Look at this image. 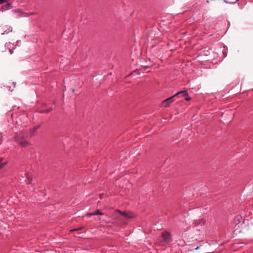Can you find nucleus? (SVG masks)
Instances as JSON below:
<instances>
[{
  "label": "nucleus",
  "mask_w": 253,
  "mask_h": 253,
  "mask_svg": "<svg viewBox=\"0 0 253 253\" xmlns=\"http://www.w3.org/2000/svg\"><path fill=\"white\" fill-rule=\"evenodd\" d=\"M180 94H184V95H187V91L185 90H181V91L178 92L177 93H176L174 95L164 100L162 102L163 105L165 107H168L171 103L173 102V101H174L173 98L175 97H176V96H177Z\"/></svg>",
  "instance_id": "f257e3e1"
},
{
  "label": "nucleus",
  "mask_w": 253,
  "mask_h": 253,
  "mask_svg": "<svg viewBox=\"0 0 253 253\" xmlns=\"http://www.w3.org/2000/svg\"><path fill=\"white\" fill-rule=\"evenodd\" d=\"M15 140L22 147H26L29 144L28 142L24 138L23 135L20 134L16 135Z\"/></svg>",
  "instance_id": "f03ea898"
},
{
  "label": "nucleus",
  "mask_w": 253,
  "mask_h": 253,
  "mask_svg": "<svg viewBox=\"0 0 253 253\" xmlns=\"http://www.w3.org/2000/svg\"><path fill=\"white\" fill-rule=\"evenodd\" d=\"M162 237L163 238V242L165 243H169L171 241V234L169 232L165 231L162 233Z\"/></svg>",
  "instance_id": "7ed1b4c3"
},
{
  "label": "nucleus",
  "mask_w": 253,
  "mask_h": 253,
  "mask_svg": "<svg viewBox=\"0 0 253 253\" xmlns=\"http://www.w3.org/2000/svg\"><path fill=\"white\" fill-rule=\"evenodd\" d=\"M116 211L120 213L121 215L127 218H131L134 216V214L130 212H122L118 210H116Z\"/></svg>",
  "instance_id": "20e7f679"
},
{
  "label": "nucleus",
  "mask_w": 253,
  "mask_h": 253,
  "mask_svg": "<svg viewBox=\"0 0 253 253\" xmlns=\"http://www.w3.org/2000/svg\"><path fill=\"white\" fill-rule=\"evenodd\" d=\"M205 223V221L202 219H199L198 220H196L195 222V225H204Z\"/></svg>",
  "instance_id": "39448f33"
},
{
  "label": "nucleus",
  "mask_w": 253,
  "mask_h": 253,
  "mask_svg": "<svg viewBox=\"0 0 253 253\" xmlns=\"http://www.w3.org/2000/svg\"><path fill=\"white\" fill-rule=\"evenodd\" d=\"M7 164V161H3L2 158H0V169H2L4 166L6 165Z\"/></svg>",
  "instance_id": "423d86ee"
},
{
  "label": "nucleus",
  "mask_w": 253,
  "mask_h": 253,
  "mask_svg": "<svg viewBox=\"0 0 253 253\" xmlns=\"http://www.w3.org/2000/svg\"><path fill=\"white\" fill-rule=\"evenodd\" d=\"M225 3V1L224 0H220V1L216 3V6L218 8H220L222 7L221 5L222 4L224 5Z\"/></svg>",
  "instance_id": "0eeeda50"
},
{
  "label": "nucleus",
  "mask_w": 253,
  "mask_h": 253,
  "mask_svg": "<svg viewBox=\"0 0 253 253\" xmlns=\"http://www.w3.org/2000/svg\"><path fill=\"white\" fill-rule=\"evenodd\" d=\"M38 128V126H35L34 127L33 129H32L30 130V137H32L34 135L35 132L37 130Z\"/></svg>",
  "instance_id": "6e6552de"
},
{
  "label": "nucleus",
  "mask_w": 253,
  "mask_h": 253,
  "mask_svg": "<svg viewBox=\"0 0 253 253\" xmlns=\"http://www.w3.org/2000/svg\"><path fill=\"white\" fill-rule=\"evenodd\" d=\"M5 7H6V8L7 9H10L12 7V3H7L6 5H5Z\"/></svg>",
  "instance_id": "1a4fd4ad"
},
{
  "label": "nucleus",
  "mask_w": 253,
  "mask_h": 253,
  "mask_svg": "<svg viewBox=\"0 0 253 253\" xmlns=\"http://www.w3.org/2000/svg\"><path fill=\"white\" fill-rule=\"evenodd\" d=\"M95 215H103V213L101 212L99 210H97L96 211L94 212V214Z\"/></svg>",
  "instance_id": "9d476101"
},
{
  "label": "nucleus",
  "mask_w": 253,
  "mask_h": 253,
  "mask_svg": "<svg viewBox=\"0 0 253 253\" xmlns=\"http://www.w3.org/2000/svg\"><path fill=\"white\" fill-rule=\"evenodd\" d=\"M83 228H84V227H81L78 228H76V229H72L70 231L71 232H73V231H79V230H82Z\"/></svg>",
  "instance_id": "9b49d317"
},
{
  "label": "nucleus",
  "mask_w": 253,
  "mask_h": 253,
  "mask_svg": "<svg viewBox=\"0 0 253 253\" xmlns=\"http://www.w3.org/2000/svg\"><path fill=\"white\" fill-rule=\"evenodd\" d=\"M183 96H184V94H182ZM185 96H186L185 98V99L187 101H189L190 100V98L188 96V93H187V95H185Z\"/></svg>",
  "instance_id": "f8f14e48"
},
{
  "label": "nucleus",
  "mask_w": 253,
  "mask_h": 253,
  "mask_svg": "<svg viewBox=\"0 0 253 253\" xmlns=\"http://www.w3.org/2000/svg\"><path fill=\"white\" fill-rule=\"evenodd\" d=\"M35 13H32V12H30V13H25V16H31V15H34Z\"/></svg>",
  "instance_id": "ddd939ff"
},
{
  "label": "nucleus",
  "mask_w": 253,
  "mask_h": 253,
  "mask_svg": "<svg viewBox=\"0 0 253 253\" xmlns=\"http://www.w3.org/2000/svg\"><path fill=\"white\" fill-rule=\"evenodd\" d=\"M94 212H91V213H88L86 214V215L87 216H91V215H94Z\"/></svg>",
  "instance_id": "4468645a"
},
{
  "label": "nucleus",
  "mask_w": 253,
  "mask_h": 253,
  "mask_svg": "<svg viewBox=\"0 0 253 253\" xmlns=\"http://www.w3.org/2000/svg\"><path fill=\"white\" fill-rule=\"evenodd\" d=\"M6 1V0H0V3L2 4Z\"/></svg>",
  "instance_id": "2eb2a0df"
},
{
  "label": "nucleus",
  "mask_w": 253,
  "mask_h": 253,
  "mask_svg": "<svg viewBox=\"0 0 253 253\" xmlns=\"http://www.w3.org/2000/svg\"><path fill=\"white\" fill-rule=\"evenodd\" d=\"M27 178L28 179V180L29 181H31V177L29 176V175H27Z\"/></svg>",
  "instance_id": "dca6fc26"
},
{
  "label": "nucleus",
  "mask_w": 253,
  "mask_h": 253,
  "mask_svg": "<svg viewBox=\"0 0 253 253\" xmlns=\"http://www.w3.org/2000/svg\"><path fill=\"white\" fill-rule=\"evenodd\" d=\"M199 249V247L197 246L196 248H195V250H198Z\"/></svg>",
  "instance_id": "f3484780"
},
{
  "label": "nucleus",
  "mask_w": 253,
  "mask_h": 253,
  "mask_svg": "<svg viewBox=\"0 0 253 253\" xmlns=\"http://www.w3.org/2000/svg\"><path fill=\"white\" fill-rule=\"evenodd\" d=\"M72 91H73V92H74V91H75V89H72Z\"/></svg>",
  "instance_id": "a211bd4d"
},
{
  "label": "nucleus",
  "mask_w": 253,
  "mask_h": 253,
  "mask_svg": "<svg viewBox=\"0 0 253 253\" xmlns=\"http://www.w3.org/2000/svg\"><path fill=\"white\" fill-rule=\"evenodd\" d=\"M99 220H101V218H99Z\"/></svg>",
  "instance_id": "6ab92c4d"
},
{
  "label": "nucleus",
  "mask_w": 253,
  "mask_h": 253,
  "mask_svg": "<svg viewBox=\"0 0 253 253\" xmlns=\"http://www.w3.org/2000/svg\"><path fill=\"white\" fill-rule=\"evenodd\" d=\"M207 2L208 3H209V1L208 0H207Z\"/></svg>",
  "instance_id": "aec40b11"
},
{
  "label": "nucleus",
  "mask_w": 253,
  "mask_h": 253,
  "mask_svg": "<svg viewBox=\"0 0 253 253\" xmlns=\"http://www.w3.org/2000/svg\"><path fill=\"white\" fill-rule=\"evenodd\" d=\"M49 111V110H47L46 112H48Z\"/></svg>",
  "instance_id": "412c9836"
}]
</instances>
